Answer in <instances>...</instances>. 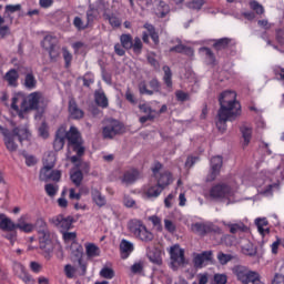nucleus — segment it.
I'll return each mask as SVG.
<instances>
[{"label": "nucleus", "instance_id": "nucleus-20", "mask_svg": "<svg viewBox=\"0 0 284 284\" xmlns=\"http://www.w3.org/2000/svg\"><path fill=\"white\" fill-rule=\"evenodd\" d=\"M155 179L158 180V185L162 190H165L170 183H172V174L169 171H163L162 173H159L155 175Z\"/></svg>", "mask_w": 284, "mask_h": 284}, {"label": "nucleus", "instance_id": "nucleus-63", "mask_svg": "<svg viewBox=\"0 0 284 284\" xmlns=\"http://www.w3.org/2000/svg\"><path fill=\"white\" fill-rule=\"evenodd\" d=\"M49 181H54L55 183H59V181H61V171L60 170L51 171V175H49Z\"/></svg>", "mask_w": 284, "mask_h": 284}, {"label": "nucleus", "instance_id": "nucleus-12", "mask_svg": "<svg viewBox=\"0 0 284 284\" xmlns=\"http://www.w3.org/2000/svg\"><path fill=\"white\" fill-rule=\"evenodd\" d=\"M163 252L159 250L158 247H148L146 251V256L151 263L154 265H163V257H162Z\"/></svg>", "mask_w": 284, "mask_h": 284}, {"label": "nucleus", "instance_id": "nucleus-33", "mask_svg": "<svg viewBox=\"0 0 284 284\" xmlns=\"http://www.w3.org/2000/svg\"><path fill=\"white\" fill-rule=\"evenodd\" d=\"M162 192H163V189L161 186H159V184H158L154 186H149L144 191V194L148 199H156V196H160Z\"/></svg>", "mask_w": 284, "mask_h": 284}, {"label": "nucleus", "instance_id": "nucleus-29", "mask_svg": "<svg viewBox=\"0 0 284 284\" xmlns=\"http://www.w3.org/2000/svg\"><path fill=\"white\" fill-rule=\"evenodd\" d=\"M94 99H95L97 105H99L100 108H108L109 102H108V97L105 95V92H103L102 90L95 91Z\"/></svg>", "mask_w": 284, "mask_h": 284}, {"label": "nucleus", "instance_id": "nucleus-60", "mask_svg": "<svg viewBox=\"0 0 284 284\" xmlns=\"http://www.w3.org/2000/svg\"><path fill=\"white\" fill-rule=\"evenodd\" d=\"M47 50H48L49 57L52 61L59 59V48H57V44Z\"/></svg>", "mask_w": 284, "mask_h": 284}, {"label": "nucleus", "instance_id": "nucleus-25", "mask_svg": "<svg viewBox=\"0 0 284 284\" xmlns=\"http://www.w3.org/2000/svg\"><path fill=\"white\" fill-rule=\"evenodd\" d=\"M144 224L140 220H131L128 222V230L131 234H133V236H138Z\"/></svg>", "mask_w": 284, "mask_h": 284}, {"label": "nucleus", "instance_id": "nucleus-4", "mask_svg": "<svg viewBox=\"0 0 284 284\" xmlns=\"http://www.w3.org/2000/svg\"><path fill=\"white\" fill-rule=\"evenodd\" d=\"M39 248L41 250L44 258L50 261L52 258V252H54V233L44 231L38 233Z\"/></svg>", "mask_w": 284, "mask_h": 284}, {"label": "nucleus", "instance_id": "nucleus-42", "mask_svg": "<svg viewBox=\"0 0 284 284\" xmlns=\"http://www.w3.org/2000/svg\"><path fill=\"white\" fill-rule=\"evenodd\" d=\"M134 54H141L143 52V42L141 41V38L135 37L132 42V48Z\"/></svg>", "mask_w": 284, "mask_h": 284}, {"label": "nucleus", "instance_id": "nucleus-19", "mask_svg": "<svg viewBox=\"0 0 284 284\" xmlns=\"http://www.w3.org/2000/svg\"><path fill=\"white\" fill-rule=\"evenodd\" d=\"M0 230L2 232H12V230H17V224L7 214L0 213Z\"/></svg>", "mask_w": 284, "mask_h": 284}, {"label": "nucleus", "instance_id": "nucleus-54", "mask_svg": "<svg viewBox=\"0 0 284 284\" xmlns=\"http://www.w3.org/2000/svg\"><path fill=\"white\" fill-rule=\"evenodd\" d=\"M75 170H80L82 174H90V163L88 162H79L75 164Z\"/></svg>", "mask_w": 284, "mask_h": 284}, {"label": "nucleus", "instance_id": "nucleus-31", "mask_svg": "<svg viewBox=\"0 0 284 284\" xmlns=\"http://www.w3.org/2000/svg\"><path fill=\"white\" fill-rule=\"evenodd\" d=\"M136 239H140V241H144L145 243H150V241L154 240V234L148 230V227L142 226L140 230V233L136 235Z\"/></svg>", "mask_w": 284, "mask_h": 284}, {"label": "nucleus", "instance_id": "nucleus-52", "mask_svg": "<svg viewBox=\"0 0 284 284\" xmlns=\"http://www.w3.org/2000/svg\"><path fill=\"white\" fill-rule=\"evenodd\" d=\"M250 7L251 10H254V12H256V14H263V12H265V9L261 6V3H258V1H251Z\"/></svg>", "mask_w": 284, "mask_h": 284}, {"label": "nucleus", "instance_id": "nucleus-27", "mask_svg": "<svg viewBox=\"0 0 284 284\" xmlns=\"http://www.w3.org/2000/svg\"><path fill=\"white\" fill-rule=\"evenodd\" d=\"M120 251L124 255L123 258H128V256L134 252V245L128 240H122L120 243Z\"/></svg>", "mask_w": 284, "mask_h": 284}, {"label": "nucleus", "instance_id": "nucleus-50", "mask_svg": "<svg viewBox=\"0 0 284 284\" xmlns=\"http://www.w3.org/2000/svg\"><path fill=\"white\" fill-rule=\"evenodd\" d=\"M62 57L64 59L65 68H70V64L72 63V53L68 50V48H62Z\"/></svg>", "mask_w": 284, "mask_h": 284}, {"label": "nucleus", "instance_id": "nucleus-38", "mask_svg": "<svg viewBox=\"0 0 284 284\" xmlns=\"http://www.w3.org/2000/svg\"><path fill=\"white\" fill-rule=\"evenodd\" d=\"M241 133L243 138V146L247 148V145H250V141H252V129L244 125L241 128Z\"/></svg>", "mask_w": 284, "mask_h": 284}, {"label": "nucleus", "instance_id": "nucleus-17", "mask_svg": "<svg viewBox=\"0 0 284 284\" xmlns=\"http://www.w3.org/2000/svg\"><path fill=\"white\" fill-rule=\"evenodd\" d=\"M104 21H109V24L112 28H121V18H119L114 12L110 11L109 9H105L102 14Z\"/></svg>", "mask_w": 284, "mask_h": 284}, {"label": "nucleus", "instance_id": "nucleus-14", "mask_svg": "<svg viewBox=\"0 0 284 284\" xmlns=\"http://www.w3.org/2000/svg\"><path fill=\"white\" fill-rule=\"evenodd\" d=\"M64 145H65V129L63 126H61L57 131L55 139L53 141V148H54L55 152H59V151L63 150Z\"/></svg>", "mask_w": 284, "mask_h": 284}, {"label": "nucleus", "instance_id": "nucleus-1", "mask_svg": "<svg viewBox=\"0 0 284 284\" xmlns=\"http://www.w3.org/2000/svg\"><path fill=\"white\" fill-rule=\"evenodd\" d=\"M216 128L220 132L227 130V121H236L241 116V103L236 101V92L224 91L219 98Z\"/></svg>", "mask_w": 284, "mask_h": 284}, {"label": "nucleus", "instance_id": "nucleus-5", "mask_svg": "<svg viewBox=\"0 0 284 284\" xmlns=\"http://www.w3.org/2000/svg\"><path fill=\"white\" fill-rule=\"evenodd\" d=\"M65 139L68 140L69 148H72L73 152H77L78 156L85 154V148H83V140L81 133L77 126H71L70 130L65 131Z\"/></svg>", "mask_w": 284, "mask_h": 284}, {"label": "nucleus", "instance_id": "nucleus-11", "mask_svg": "<svg viewBox=\"0 0 284 284\" xmlns=\"http://www.w3.org/2000/svg\"><path fill=\"white\" fill-rule=\"evenodd\" d=\"M210 261H212V251L193 253V267H195V270H203Z\"/></svg>", "mask_w": 284, "mask_h": 284}, {"label": "nucleus", "instance_id": "nucleus-35", "mask_svg": "<svg viewBox=\"0 0 284 284\" xmlns=\"http://www.w3.org/2000/svg\"><path fill=\"white\" fill-rule=\"evenodd\" d=\"M91 196L99 207H103V205H105V196H102L100 190L92 189Z\"/></svg>", "mask_w": 284, "mask_h": 284}, {"label": "nucleus", "instance_id": "nucleus-39", "mask_svg": "<svg viewBox=\"0 0 284 284\" xmlns=\"http://www.w3.org/2000/svg\"><path fill=\"white\" fill-rule=\"evenodd\" d=\"M230 43H232V39L222 38V39H219L215 41V43L213 44V48H215V50H217V51L225 50V49H227Z\"/></svg>", "mask_w": 284, "mask_h": 284}, {"label": "nucleus", "instance_id": "nucleus-44", "mask_svg": "<svg viewBox=\"0 0 284 284\" xmlns=\"http://www.w3.org/2000/svg\"><path fill=\"white\" fill-rule=\"evenodd\" d=\"M163 72H164L163 81L165 85L169 88H172V70L170 69V67L164 65Z\"/></svg>", "mask_w": 284, "mask_h": 284}, {"label": "nucleus", "instance_id": "nucleus-49", "mask_svg": "<svg viewBox=\"0 0 284 284\" xmlns=\"http://www.w3.org/2000/svg\"><path fill=\"white\" fill-rule=\"evenodd\" d=\"M233 256L231 254H225L223 252H220L217 254V261L221 265H227L230 261H232Z\"/></svg>", "mask_w": 284, "mask_h": 284}, {"label": "nucleus", "instance_id": "nucleus-32", "mask_svg": "<svg viewBox=\"0 0 284 284\" xmlns=\"http://www.w3.org/2000/svg\"><path fill=\"white\" fill-rule=\"evenodd\" d=\"M85 252L89 258H95V256H101V248L92 243L85 244Z\"/></svg>", "mask_w": 284, "mask_h": 284}, {"label": "nucleus", "instance_id": "nucleus-53", "mask_svg": "<svg viewBox=\"0 0 284 284\" xmlns=\"http://www.w3.org/2000/svg\"><path fill=\"white\" fill-rule=\"evenodd\" d=\"M57 164V156L54 154H49L43 162V165L45 168H54Z\"/></svg>", "mask_w": 284, "mask_h": 284}, {"label": "nucleus", "instance_id": "nucleus-36", "mask_svg": "<svg viewBox=\"0 0 284 284\" xmlns=\"http://www.w3.org/2000/svg\"><path fill=\"white\" fill-rule=\"evenodd\" d=\"M132 34L130 33H123L120 36V43L125 50H132V43H133Z\"/></svg>", "mask_w": 284, "mask_h": 284}, {"label": "nucleus", "instance_id": "nucleus-13", "mask_svg": "<svg viewBox=\"0 0 284 284\" xmlns=\"http://www.w3.org/2000/svg\"><path fill=\"white\" fill-rule=\"evenodd\" d=\"M51 223L59 227V230H70L72 227V217L58 215L51 220Z\"/></svg>", "mask_w": 284, "mask_h": 284}, {"label": "nucleus", "instance_id": "nucleus-40", "mask_svg": "<svg viewBox=\"0 0 284 284\" xmlns=\"http://www.w3.org/2000/svg\"><path fill=\"white\" fill-rule=\"evenodd\" d=\"M255 223L260 234H267L270 232V229H267L268 222L266 219H257Z\"/></svg>", "mask_w": 284, "mask_h": 284}, {"label": "nucleus", "instance_id": "nucleus-22", "mask_svg": "<svg viewBox=\"0 0 284 284\" xmlns=\"http://www.w3.org/2000/svg\"><path fill=\"white\" fill-rule=\"evenodd\" d=\"M16 230H20V232H24L26 234H30V232L34 231V225L32 223L26 222V215H21L16 224Z\"/></svg>", "mask_w": 284, "mask_h": 284}, {"label": "nucleus", "instance_id": "nucleus-37", "mask_svg": "<svg viewBox=\"0 0 284 284\" xmlns=\"http://www.w3.org/2000/svg\"><path fill=\"white\" fill-rule=\"evenodd\" d=\"M70 250H71L72 256H74V258H78V261H81L83 256V246L77 242H73L71 244Z\"/></svg>", "mask_w": 284, "mask_h": 284}, {"label": "nucleus", "instance_id": "nucleus-61", "mask_svg": "<svg viewBox=\"0 0 284 284\" xmlns=\"http://www.w3.org/2000/svg\"><path fill=\"white\" fill-rule=\"evenodd\" d=\"M275 39L280 45H284V29L275 30Z\"/></svg>", "mask_w": 284, "mask_h": 284}, {"label": "nucleus", "instance_id": "nucleus-23", "mask_svg": "<svg viewBox=\"0 0 284 284\" xmlns=\"http://www.w3.org/2000/svg\"><path fill=\"white\" fill-rule=\"evenodd\" d=\"M193 232L195 234H199L200 236H205V234H210L212 232V224H205V223H195L192 225Z\"/></svg>", "mask_w": 284, "mask_h": 284}, {"label": "nucleus", "instance_id": "nucleus-47", "mask_svg": "<svg viewBox=\"0 0 284 284\" xmlns=\"http://www.w3.org/2000/svg\"><path fill=\"white\" fill-rule=\"evenodd\" d=\"M19 11H21V4H8L4 8V17H10V14Z\"/></svg>", "mask_w": 284, "mask_h": 284}, {"label": "nucleus", "instance_id": "nucleus-55", "mask_svg": "<svg viewBox=\"0 0 284 284\" xmlns=\"http://www.w3.org/2000/svg\"><path fill=\"white\" fill-rule=\"evenodd\" d=\"M204 3H205V1H203V0H193L187 3V8H190V10H201V8H203Z\"/></svg>", "mask_w": 284, "mask_h": 284}, {"label": "nucleus", "instance_id": "nucleus-64", "mask_svg": "<svg viewBox=\"0 0 284 284\" xmlns=\"http://www.w3.org/2000/svg\"><path fill=\"white\" fill-rule=\"evenodd\" d=\"M175 97L178 99V101H190V94H187L186 92H183L182 90H179L175 92Z\"/></svg>", "mask_w": 284, "mask_h": 284}, {"label": "nucleus", "instance_id": "nucleus-6", "mask_svg": "<svg viewBox=\"0 0 284 284\" xmlns=\"http://www.w3.org/2000/svg\"><path fill=\"white\" fill-rule=\"evenodd\" d=\"M232 273L240 283L250 284V281L256 274V271H252L250 267L239 264L232 267Z\"/></svg>", "mask_w": 284, "mask_h": 284}, {"label": "nucleus", "instance_id": "nucleus-45", "mask_svg": "<svg viewBox=\"0 0 284 284\" xmlns=\"http://www.w3.org/2000/svg\"><path fill=\"white\" fill-rule=\"evenodd\" d=\"M223 168V158L221 155L211 159V170H220Z\"/></svg>", "mask_w": 284, "mask_h": 284}, {"label": "nucleus", "instance_id": "nucleus-26", "mask_svg": "<svg viewBox=\"0 0 284 284\" xmlns=\"http://www.w3.org/2000/svg\"><path fill=\"white\" fill-rule=\"evenodd\" d=\"M12 134L18 136L20 143L24 141V139H29L30 131L28 130V126H18L12 130Z\"/></svg>", "mask_w": 284, "mask_h": 284}, {"label": "nucleus", "instance_id": "nucleus-15", "mask_svg": "<svg viewBox=\"0 0 284 284\" xmlns=\"http://www.w3.org/2000/svg\"><path fill=\"white\" fill-rule=\"evenodd\" d=\"M13 271L26 284H32V277L26 272V267L21 263L16 262L13 264Z\"/></svg>", "mask_w": 284, "mask_h": 284}, {"label": "nucleus", "instance_id": "nucleus-2", "mask_svg": "<svg viewBox=\"0 0 284 284\" xmlns=\"http://www.w3.org/2000/svg\"><path fill=\"white\" fill-rule=\"evenodd\" d=\"M40 101V92L31 93L28 99H26L23 94H17L12 98L11 108L12 110H16V112H19V105L22 112H28V110H39Z\"/></svg>", "mask_w": 284, "mask_h": 284}, {"label": "nucleus", "instance_id": "nucleus-46", "mask_svg": "<svg viewBox=\"0 0 284 284\" xmlns=\"http://www.w3.org/2000/svg\"><path fill=\"white\" fill-rule=\"evenodd\" d=\"M54 41H55L54 37L45 36L42 41V48H44V50H50V48H53L54 45H57Z\"/></svg>", "mask_w": 284, "mask_h": 284}, {"label": "nucleus", "instance_id": "nucleus-51", "mask_svg": "<svg viewBox=\"0 0 284 284\" xmlns=\"http://www.w3.org/2000/svg\"><path fill=\"white\" fill-rule=\"evenodd\" d=\"M73 26L78 29V30H85L88 28H90V24L84 23L83 20L80 17H75L73 20Z\"/></svg>", "mask_w": 284, "mask_h": 284}, {"label": "nucleus", "instance_id": "nucleus-16", "mask_svg": "<svg viewBox=\"0 0 284 284\" xmlns=\"http://www.w3.org/2000/svg\"><path fill=\"white\" fill-rule=\"evenodd\" d=\"M122 185H132L139 180L138 170H129L120 178Z\"/></svg>", "mask_w": 284, "mask_h": 284}, {"label": "nucleus", "instance_id": "nucleus-56", "mask_svg": "<svg viewBox=\"0 0 284 284\" xmlns=\"http://www.w3.org/2000/svg\"><path fill=\"white\" fill-rule=\"evenodd\" d=\"M44 190H45L48 196H55L57 192H59V186L54 185V184H47L44 186Z\"/></svg>", "mask_w": 284, "mask_h": 284}, {"label": "nucleus", "instance_id": "nucleus-57", "mask_svg": "<svg viewBox=\"0 0 284 284\" xmlns=\"http://www.w3.org/2000/svg\"><path fill=\"white\" fill-rule=\"evenodd\" d=\"M77 273V268H74L72 265L67 264L64 266V274L67 278H74V274Z\"/></svg>", "mask_w": 284, "mask_h": 284}, {"label": "nucleus", "instance_id": "nucleus-43", "mask_svg": "<svg viewBox=\"0 0 284 284\" xmlns=\"http://www.w3.org/2000/svg\"><path fill=\"white\" fill-rule=\"evenodd\" d=\"M100 276H101V278H106L108 281H112V278H114V276H115V273L112 270V267L104 266L100 271Z\"/></svg>", "mask_w": 284, "mask_h": 284}, {"label": "nucleus", "instance_id": "nucleus-9", "mask_svg": "<svg viewBox=\"0 0 284 284\" xmlns=\"http://www.w3.org/2000/svg\"><path fill=\"white\" fill-rule=\"evenodd\" d=\"M19 72L24 77V88L27 90H34L37 88V78L34 77V73L32 72V68L30 67H19Z\"/></svg>", "mask_w": 284, "mask_h": 284}, {"label": "nucleus", "instance_id": "nucleus-21", "mask_svg": "<svg viewBox=\"0 0 284 284\" xmlns=\"http://www.w3.org/2000/svg\"><path fill=\"white\" fill-rule=\"evenodd\" d=\"M69 114L71 119H83V110L77 105V101L74 99L69 100Z\"/></svg>", "mask_w": 284, "mask_h": 284}, {"label": "nucleus", "instance_id": "nucleus-10", "mask_svg": "<svg viewBox=\"0 0 284 284\" xmlns=\"http://www.w3.org/2000/svg\"><path fill=\"white\" fill-rule=\"evenodd\" d=\"M170 256H171L173 267L185 265V251L181 248V246H179L178 244L174 246H171Z\"/></svg>", "mask_w": 284, "mask_h": 284}, {"label": "nucleus", "instance_id": "nucleus-41", "mask_svg": "<svg viewBox=\"0 0 284 284\" xmlns=\"http://www.w3.org/2000/svg\"><path fill=\"white\" fill-rule=\"evenodd\" d=\"M33 227H36L38 234H41V232H48V231H50V230L48 229V223H45V220H43V217H39V219L36 221Z\"/></svg>", "mask_w": 284, "mask_h": 284}, {"label": "nucleus", "instance_id": "nucleus-58", "mask_svg": "<svg viewBox=\"0 0 284 284\" xmlns=\"http://www.w3.org/2000/svg\"><path fill=\"white\" fill-rule=\"evenodd\" d=\"M201 52L205 53V57L209 59L210 63H214V61H216V58L214 57V52H212V49L210 48H202Z\"/></svg>", "mask_w": 284, "mask_h": 284}, {"label": "nucleus", "instance_id": "nucleus-48", "mask_svg": "<svg viewBox=\"0 0 284 284\" xmlns=\"http://www.w3.org/2000/svg\"><path fill=\"white\" fill-rule=\"evenodd\" d=\"M52 171V166H43L40 171V181H49Z\"/></svg>", "mask_w": 284, "mask_h": 284}, {"label": "nucleus", "instance_id": "nucleus-7", "mask_svg": "<svg viewBox=\"0 0 284 284\" xmlns=\"http://www.w3.org/2000/svg\"><path fill=\"white\" fill-rule=\"evenodd\" d=\"M123 131V125L114 119H108L104 121V126L102 129L103 139H114L116 134H121Z\"/></svg>", "mask_w": 284, "mask_h": 284}, {"label": "nucleus", "instance_id": "nucleus-18", "mask_svg": "<svg viewBox=\"0 0 284 284\" xmlns=\"http://www.w3.org/2000/svg\"><path fill=\"white\" fill-rule=\"evenodd\" d=\"M222 225H224V227H227L231 234H239V232H247V227L243 222L232 223L222 221Z\"/></svg>", "mask_w": 284, "mask_h": 284}, {"label": "nucleus", "instance_id": "nucleus-28", "mask_svg": "<svg viewBox=\"0 0 284 284\" xmlns=\"http://www.w3.org/2000/svg\"><path fill=\"white\" fill-rule=\"evenodd\" d=\"M14 134L10 133L7 138H3V143L8 152H17L19 145L14 143Z\"/></svg>", "mask_w": 284, "mask_h": 284}, {"label": "nucleus", "instance_id": "nucleus-62", "mask_svg": "<svg viewBox=\"0 0 284 284\" xmlns=\"http://www.w3.org/2000/svg\"><path fill=\"white\" fill-rule=\"evenodd\" d=\"M146 59L150 65H152L153 68H159V61H156V55L154 53H148Z\"/></svg>", "mask_w": 284, "mask_h": 284}, {"label": "nucleus", "instance_id": "nucleus-59", "mask_svg": "<svg viewBox=\"0 0 284 284\" xmlns=\"http://www.w3.org/2000/svg\"><path fill=\"white\" fill-rule=\"evenodd\" d=\"M221 174L219 169H211L210 174L206 176V183H212V181H216V176Z\"/></svg>", "mask_w": 284, "mask_h": 284}, {"label": "nucleus", "instance_id": "nucleus-24", "mask_svg": "<svg viewBox=\"0 0 284 284\" xmlns=\"http://www.w3.org/2000/svg\"><path fill=\"white\" fill-rule=\"evenodd\" d=\"M4 81L8 82L11 88H17L19 81V72L17 70L11 69L4 75Z\"/></svg>", "mask_w": 284, "mask_h": 284}, {"label": "nucleus", "instance_id": "nucleus-3", "mask_svg": "<svg viewBox=\"0 0 284 284\" xmlns=\"http://www.w3.org/2000/svg\"><path fill=\"white\" fill-rule=\"evenodd\" d=\"M232 196H234V190L225 183L214 184L209 192L204 194L207 201H230Z\"/></svg>", "mask_w": 284, "mask_h": 284}, {"label": "nucleus", "instance_id": "nucleus-8", "mask_svg": "<svg viewBox=\"0 0 284 284\" xmlns=\"http://www.w3.org/2000/svg\"><path fill=\"white\" fill-rule=\"evenodd\" d=\"M149 85L151 90H149L148 83H145V81L140 82L138 85L140 94H146L148 97H152V94L161 92V82H159L156 78L150 80Z\"/></svg>", "mask_w": 284, "mask_h": 284}, {"label": "nucleus", "instance_id": "nucleus-34", "mask_svg": "<svg viewBox=\"0 0 284 284\" xmlns=\"http://www.w3.org/2000/svg\"><path fill=\"white\" fill-rule=\"evenodd\" d=\"M97 17H99V10H97L92 4H90L87 10L88 26H92L94 21H97Z\"/></svg>", "mask_w": 284, "mask_h": 284}, {"label": "nucleus", "instance_id": "nucleus-30", "mask_svg": "<svg viewBox=\"0 0 284 284\" xmlns=\"http://www.w3.org/2000/svg\"><path fill=\"white\" fill-rule=\"evenodd\" d=\"M70 179L73 185H75V187H81V184L83 183V172H81V170L75 169L71 171Z\"/></svg>", "mask_w": 284, "mask_h": 284}]
</instances>
